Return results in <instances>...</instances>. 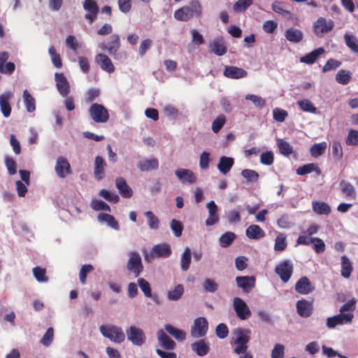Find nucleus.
I'll list each match as a JSON object with an SVG mask.
<instances>
[{"label":"nucleus","instance_id":"obj_34","mask_svg":"<svg viewBox=\"0 0 358 358\" xmlns=\"http://www.w3.org/2000/svg\"><path fill=\"white\" fill-rule=\"evenodd\" d=\"M312 208L317 215H327L331 213V207L324 201H313L312 202Z\"/></svg>","mask_w":358,"mask_h":358},{"label":"nucleus","instance_id":"obj_15","mask_svg":"<svg viewBox=\"0 0 358 358\" xmlns=\"http://www.w3.org/2000/svg\"><path fill=\"white\" fill-rule=\"evenodd\" d=\"M57 89L62 96H66L70 92V85L64 73H56L55 75Z\"/></svg>","mask_w":358,"mask_h":358},{"label":"nucleus","instance_id":"obj_56","mask_svg":"<svg viewBox=\"0 0 358 358\" xmlns=\"http://www.w3.org/2000/svg\"><path fill=\"white\" fill-rule=\"evenodd\" d=\"M345 143L348 145H358V131L355 129H350L345 138Z\"/></svg>","mask_w":358,"mask_h":358},{"label":"nucleus","instance_id":"obj_43","mask_svg":"<svg viewBox=\"0 0 358 358\" xmlns=\"http://www.w3.org/2000/svg\"><path fill=\"white\" fill-rule=\"evenodd\" d=\"M344 40L346 45L350 50L355 53H358V40L354 35L348 33L344 34Z\"/></svg>","mask_w":358,"mask_h":358},{"label":"nucleus","instance_id":"obj_57","mask_svg":"<svg viewBox=\"0 0 358 358\" xmlns=\"http://www.w3.org/2000/svg\"><path fill=\"white\" fill-rule=\"evenodd\" d=\"M259 160L261 164L270 166L274 162V155L272 151L264 152L260 155Z\"/></svg>","mask_w":358,"mask_h":358},{"label":"nucleus","instance_id":"obj_21","mask_svg":"<svg viewBox=\"0 0 358 358\" xmlns=\"http://www.w3.org/2000/svg\"><path fill=\"white\" fill-rule=\"evenodd\" d=\"M115 186L118 189L120 194L123 198L129 199L132 196L133 191L131 188L128 185L126 180L124 178H117L115 180Z\"/></svg>","mask_w":358,"mask_h":358},{"label":"nucleus","instance_id":"obj_17","mask_svg":"<svg viewBox=\"0 0 358 358\" xmlns=\"http://www.w3.org/2000/svg\"><path fill=\"white\" fill-rule=\"evenodd\" d=\"M315 289L310 280L306 277H301L295 284V290L301 294H308Z\"/></svg>","mask_w":358,"mask_h":358},{"label":"nucleus","instance_id":"obj_30","mask_svg":"<svg viewBox=\"0 0 358 358\" xmlns=\"http://www.w3.org/2000/svg\"><path fill=\"white\" fill-rule=\"evenodd\" d=\"M324 53V49L323 48H318L301 57L300 62L307 64H313L316 62L318 57Z\"/></svg>","mask_w":358,"mask_h":358},{"label":"nucleus","instance_id":"obj_9","mask_svg":"<svg viewBox=\"0 0 358 358\" xmlns=\"http://www.w3.org/2000/svg\"><path fill=\"white\" fill-rule=\"evenodd\" d=\"M126 333L128 340L134 345L141 346L145 343L146 337L141 329L136 326H131L127 329Z\"/></svg>","mask_w":358,"mask_h":358},{"label":"nucleus","instance_id":"obj_50","mask_svg":"<svg viewBox=\"0 0 358 358\" xmlns=\"http://www.w3.org/2000/svg\"><path fill=\"white\" fill-rule=\"evenodd\" d=\"M236 235L233 232H226L221 236L220 238V245L222 248H227L229 246L231 243L234 241Z\"/></svg>","mask_w":358,"mask_h":358},{"label":"nucleus","instance_id":"obj_55","mask_svg":"<svg viewBox=\"0 0 358 358\" xmlns=\"http://www.w3.org/2000/svg\"><path fill=\"white\" fill-rule=\"evenodd\" d=\"M138 284L140 287V289H141V291L143 292L144 295L146 297L152 296V289L150 287V285L146 280L142 278H138Z\"/></svg>","mask_w":358,"mask_h":358},{"label":"nucleus","instance_id":"obj_61","mask_svg":"<svg viewBox=\"0 0 358 358\" xmlns=\"http://www.w3.org/2000/svg\"><path fill=\"white\" fill-rule=\"evenodd\" d=\"M170 227L176 237H180L182 235L183 225L180 221L173 219L171 221Z\"/></svg>","mask_w":358,"mask_h":358},{"label":"nucleus","instance_id":"obj_20","mask_svg":"<svg viewBox=\"0 0 358 358\" xmlns=\"http://www.w3.org/2000/svg\"><path fill=\"white\" fill-rule=\"evenodd\" d=\"M296 308L298 314L302 317H308L313 311V304L306 299L299 300L296 302Z\"/></svg>","mask_w":358,"mask_h":358},{"label":"nucleus","instance_id":"obj_6","mask_svg":"<svg viewBox=\"0 0 358 358\" xmlns=\"http://www.w3.org/2000/svg\"><path fill=\"white\" fill-rule=\"evenodd\" d=\"M294 271V267L289 260L280 262L275 268V272L283 282H287Z\"/></svg>","mask_w":358,"mask_h":358},{"label":"nucleus","instance_id":"obj_38","mask_svg":"<svg viewBox=\"0 0 358 358\" xmlns=\"http://www.w3.org/2000/svg\"><path fill=\"white\" fill-rule=\"evenodd\" d=\"M352 262L345 255L341 257V275L345 278H349L352 271Z\"/></svg>","mask_w":358,"mask_h":358},{"label":"nucleus","instance_id":"obj_37","mask_svg":"<svg viewBox=\"0 0 358 358\" xmlns=\"http://www.w3.org/2000/svg\"><path fill=\"white\" fill-rule=\"evenodd\" d=\"M276 145L278 148L279 152L285 157H289L294 152L293 147L282 138L276 139Z\"/></svg>","mask_w":358,"mask_h":358},{"label":"nucleus","instance_id":"obj_63","mask_svg":"<svg viewBox=\"0 0 358 358\" xmlns=\"http://www.w3.org/2000/svg\"><path fill=\"white\" fill-rule=\"evenodd\" d=\"M287 116H288V113L284 109L275 108L273 110V119L277 122H284L285 118Z\"/></svg>","mask_w":358,"mask_h":358},{"label":"nucleus","instance_id":"obj_32","mask_svg":"<svg viewBox=\"0 0 358 358\" xmlns=\"http://www.w3.org/2000/svg\"><path fill=\"white\" fill-rule=\"evenodd\" d=\"M157 338L162 347L166 350H171L176 346V343L162 329L157 331Z\"/></svg>","mask_w":358,"mask_h":358},{"label":"nucleus","instance_id":"obj_29","mask_svg":"<svg viewBox=\"0 0 358 358\" xmlns=\"http://www.w3.org/2000/svg\"><path fill=\"white\" fill-rule=\"evenodd\" d=\"M191 348L193 352L200 357L206 355L210 351L209 345L203 339L192 343Z\"/></svg>","mask_w":358,"mask_h":358},{"label":"nucleus","instance_id":"obj_24","mask_svg":"<svg viewBox=\"0 0 358 358\" xmlns=\"http://www.w3.org/2000/svg\"><path fill=\"white\" fill-rule=\"evenodd\" d=\"M96 62L99 64L101 69L109 73L115 71V67L110 59L105 54L99 53L96 57Z\"/></svg>","mask_w":358,"mask_h":358},{"label":"nucleus","instance_id":"obj_4","mask_svg":"<svg viewBox=\"0 0 358 358\" xmlns=\"http://www.w3.org/2000/svg\"><path fill=\"white\" fill-rule=\"evenodd\" d=\"M92 120L96 123H105L109 120L107 108L100 103H92L89 108Z\"/></svg>","mask_w":358,"mask_h":358},{"label":"nucleus","instance_id":"obj_45","mask_svg":"<svg viewBox=\"0 0 358 358\" xmlns=\"http://www.w3.org/2000/svg\"><path fill=\"white\" fill-rule=\"evenodd\" d=\"M327 145L326 142L315 143L310 148V155L315 158L322 155L327 149Z\"/></svg>","mask_w":358,"mask_h":358},{"label":"nucleus","instance_id":"obj_62","mask_svg":"<svg viewBox=\"0 0 358 358\" xmlns=\"http://www.w3.org/2000/svg\"><path fill=\"white\" fill-rule=\"evenodd\" d=\"M341 65V62L340 61L331 58L327 61L326 64L323 66L322 71L323 73H326L332 69L338 68Z\"/></svg>","mask_w":358,"mask_h":358},{"label":"nucleus","instance_id":"obj_49","mask_svg":"<svg viewBox=\"0 0 358 358\" xmlns=\"http://www.w3.org/2000/svg\"><path fill=\"white\" fill-rule=\"evenodd\" d=\"M241 176L246 179L248 182H257L259 180V173L252 169H243L241 171Z\"/></svg>","mask_w":358,"mask_h":358},{"label":"nucleus","instance_id":"obj_35","mask_svg":"<svg viewBox=\"0 0 358 358\" xmlns=\"http://www.w3.org/2000/svg\"><path fill=\"white\" fill-rule=\"evenodd\" d=\"M138 168L141 171H149L151 170H156L159 168V162L157 158H152L149 159H145L139 162L138 164Z\"/></svg>","mask_w":358,"mask_h":358},{"label":"nucleus","instance_id":"obj_53","mask_svg":"<svg viewBox=\"0 0 358 358\" xmlns=\"http://www.w3.org/2000/svg\"><path fill=\"white\" fill-rule=\"evenodd\" d=\"M144 215L147 217L148 224L151 229H157L159 225L158 217L152 211H146Z\"/></svg>","mask_w":358,"mask_h":358},{"label":"nucleus","instance_id":"obj_2","mask_svg":"<svg viewBox=\"0 0 358 358\" xmlns=\"http://www.w3.org/2000/svg\"><path fill=\"white\" fill-rule=\"evenodd\" d=\"M233 334L236 336L234 343L236 347L234 349V352L236 355H241L247 352L251 337V331L249 329L236 328L233 330Z\"/></svg>","mask_w":358,"mask_h":358},{"label":"nucleus","instance_id":"obj_16","mask_svg":"<svg viewBox=\"0 0 358 358\" xmlns=\"http://www.w3.org/2000/svg\"><path fill=\"white\" fill-rule=\"evenodd\" d=\"M223 74L225 77L231 79H239L245 78L248 76V72L243 69L235 66H226Z\"/></svg>","mask_w":358,"mask_h":358},{"label":"nucleus","instance_id":"obj_19","mask_svg":"<svg viewBox=\"0 0 358 358\" xmlns=\"http://www.w3.org/2000/svg\"><path fill=\"white\" fill-rule=\"evenodd\" d=\"M207 208L208 210V217L205 221L206 226H213L219 222V216L217 215L218 207L214 202L210 201L207 203Z\"/></svg>","mask_w":358,"mask_h":358},{"label":"nucleus","instance_id":"obj_47","mask_svg":"<svg viewBox=\"0 0 358 358\" xmlns=\"http://www.w3.org/2000/svg\"><path fill=\"white\" fill-rule=\"evenodd\" d=\"M184 293V287L181 284L177 285L173 289L169 291L167 294L168 299L171 301H177Z\"/></svg>","mask_w":358,"mask_h":358},{"label":"nucleus","instance_id":"obj_51","mask_svg":"<svg viewBox=\"0 0 358 358\" xmlns=\"http://www.w3.org/2000/svg\"><path fill=\"white\" fill-rule=\"evenodd\" d=\"M253 3V0H238L233 6V10L236 13L244 12Z\"/></svg>","mask_w":358,"mask_h":358},{"label":"nucleus","instance_id":"obj_41","mask_svg":"<svg viewBox=\"0 0 358 358\" xmlns=\"http://www.w3.org/2000/svg\"><path fill=\"white\" fill-rule=\"evenodd\" d=\"M24 103L27 110L32 113L36 110V101L27 90L23 92Z\"/></svg>","mask_w":358,"mask_h":358},{"label":"nucleus","instance_id":"obj_39","mask_svg":"<svg viewBox=\"0 0 358 358\" xmlns=\"http://www.w3.org/2000/svg\"><path fill=\"white\" fill-rule=\"evenodd\" d=\"M164 329L170 335L178 341H183L186 338V333L185 331L177 329L171 324H166Z\"/></svg>","mask_w":358,"mask_h":358},{"label":"nucleus","instance_id":"obj_36","mask_svg":"<svg viewBox=\"0 0 358 358\" xmlns=\"http://www.w3.org/2000/svg\"><path fill=\"white\" fill-rule=\"evenodd\" d=\"M340 186L342 193L347 198L356 199L357 194L355 187L348 181L342 180L340 182Z\"/></svg>","mask_w":358,"mask_h":358},{"label":"nucleus","instance_id":"obj_46","mask_svg":"<svg viewBox=\"0 0 358 358\" xmlns=\"http://www.w3.org/2000/svg\"><path fill=\"white\" fill-rule=\"evenodd\" d=\"M191 264V250L189 248H186L181 255L180 266L183 271L189 269Z\"/></svg>","mask_w":358,"mask_h":358},{"label":"nucleus","instance_id":"obj_26","mask_svg":"<svg viewBox=\"0 0 358 358\" xmlns=\"http://www.w3.org/2000/svg\"><path fill=\"white\" fill-rule=\"evenodd\" d=\"M176 175L182 183L188 182L189 184H193L196 181V177L189 169H178L176 171Z\"/></svg>","mask_w":358,"mask_h":358},{"label":"nucleus","instance_id":"obj_64","mask_svg":"<svg viewBox=\"0 0 358 358\" xmlns=\"http://www.w3.org/2000/svg\"><path fill=\"white\" fill-rule=\"evenodd\" d=\"M99 194L109 202L117 203L119 201V196L115 194H111L107 189H102L99 191Z\"/></svg>","mask_w":358,"mask_h":358},{"label":"nucleus","instance_id":"obj_8","mask_svg":"<svg viewBox=\"0 0 358 358\" xmlns=\"http://www.w3.org/2000/svg\"><path fill=\"white\" fill-rule=\"evenodd\" d=\"M208 329V322L203 317H200L194 320V324L191 327V335L194 338H200L204 336Z\"/></svg>","mask_w":358,"mask_h":358},{"label":"nucleus","instance_id":"obj_33","mask_svg":"<svg viewBox=\"0 0 358 358\" xmlns=\"http://www.w3.org/2000/svg\"><path fill=\"white\" fill-rule=\"evenodd\" d=\"M246 236L250 239H259L265 236V232L257 224H251L245 231Z\"/></svg>","mask_w":358,"mask_h":358},{"label":"nucleus","instance_id":"obj_42","mask_svg":"<svg viewBox=\"0 0 358 358\" xmlns=\"http://www.w3.org/2000/svg\"><path fill=\"white\" fill-rule=\"evenodd\" d=\"M313 171L317 172L318 175L321 173L320 169L317 164L314 163L303 165L296 169V173L300 176H304Z\"/></svg>","mask_w":358,"mask_h":358},{"label":"nucleus","instance_id":"obj_11","mask_svg":"<svg viewBox=\"0 0 358 358\" xmlns=\"http://www.w3.org/2000/svg\"><path fill=\"white\" fill-rule=\"evenodd\" d=\"M354 317L352 313H341L334 317H328L327 320V326L330 328H334L336 325L350 323Z\"/></svg>","mask_w":358,"mask_h":358},{"label":"nucleus","instance_id":"obj_3","mask_svg":"<svg viewBox=\"0 0 358 358\" xmlns=\"http://www.w3.org/2000/svg\"><path fill=\"white\" fill-rule=\"evenodd\" d=\"M99 331L103 336L116 343H121L125 339L122 328L113 324L101 325Z\"/></svg>","mask_w":358,"mask_h":358},{"label":"nucleus","instance_id":"obj_23","mask_svg":"<svg viewBox=\"0 0 358 358\" xmlns=\"http://www.w3.org/2000/svg\"><path fill=\"white\" fill-rule=\"evenodd\" d=\"M237 286L244 292H248L255 285V278L253 276H238L236 278Z\"/></svg>","mask_w":358,"mask_h":358},{"label":"nucleus","instance_id":"obj_22","mask_svg":"<svg viewBox=\"0 0 358 358\" xmlns=\"http://www.w3.org/2000/svg\"><path fill=\"white\" fill-rule=\"evenodd\" d=\"M209 48L210 52H213L217 56H222L227 51V48L222 38H217L214 39L210 43Z\"/></svg>","mask_w":358,"mask_h":358},{"label":"nucleus","instance_id":"obj_12","mask_svg":"<svg viewBox=\"0 0 358 358\" xmlns=\"http://www.w3.org/2000/svg\"><path fill=\"white\" fill-rule=\"evenodd\" d=\"M83 8L88 13L85 15V19L91 24L96 18L99 12V8L94 0H85Z\"/></svg>","mask_w":358,"mask_h":358},{"label":"nucleus","instance_id":"obj_10","mask_svg":"<svg viewBox=\"0 0 358 358\" xmlns=\"http://www.w3.org/2000/svg\"><path fill=\"white\" fill-rule=\"evenodd\" d=\"M233 306L238 317L242 320L248 319L252 313L246 303L239 297L233 300Z\"/></svg>","mask_w":358,"mask_h":358},{"label":"nucleus","instance_id":"obj_28","mask_svg":"<svg viewBox=\"0 0 358 358\" xmlns=\"http://www.w3.org/2000/svg\"><path fill=\"white\" fill-rule=\"evenodd\" d=\"M285 37L291 43H298L303 40V33L300 29L291 27L285 31Z\"/></svg>","mask_w":358,"mask_h":358},{"label":"nucleus","instance_id":"obj_5","mask_svg":"<svg viewBox=\"0 0 358 358\" xmlns=\"http://www.w3.org/2000/svg\"><path fill=\"white\" fill-rule=\"evenodd\" d=\"M127 268L133 273L136 278L140 275L143 270L141 257L138 252L131 251L129 253V259L127 264Z\"/></svg>","mask_w":358,"mask_h":358},{"label":"nucleus","instance_id":"obj_31","mask_svg":"<svg viewBox=\"0 0 358 358\" xmlns=\"http://www.w3.org/2000/svg\"><path fill=\"white\" fill-rule=\"evenodd\" d=\"M234 164V159L232 157L222 156L217 164V169L223 175L227 174Z\"/></svg>","mask_w":358,"mask_h":358},{"label":"nucleus","instance_id":"obj_40","mask_svg":"<svg viewBox=\"0 0 358 358\" xmlns=\"http://www.w3.org/2000/svg\"><path fill=\"white\" fill-rule=\"evenodd\" d=\"M99 222H105L111 228L118 230L120 229L119 224L114 216L107 213H99L97 217Z\"/></svg>","mask_w":358,"mask_h":358},{"label":"nucleus","instance_id":"obj_52","mask_svg":"<svg viewBox=\"0 0 358 358\" xmlns=\"http://www.w3.org/2000/svg\"><path fill=\"white\" fill-rule=\"evenodd\" d=\"M226 122V117L220 114L213 121L211 129L214 133H218Z\"/></svg>","mask_w":358,"mask_h":358},{"label":"nucleus","instance_id":"obj_13","mask_svg":"<svg viewBox=\"0 0 358 358\" xmlns=\"http://www.w3.org/2000/svg\"><path fill=\"white\" fill-rule=\"evenodd\" d=\"M55 172L61 178H64L66 175L71 173V165L66 158L59 157L56 162Z\"/></svg>","mask_w":358,"mask_h":358},{"label":"nucleus","instance_id":"obj_58","mask_svg":"<svg viewBox=\"0 0 358 358\" xmlns=\"http://www.w3.org/2000/svg\"><path fill=\"white\" fill-rule=\"evenodd\" d=\"M94 270V267L91 264L83 265L79 273V278L81 284L85 285L86 283L87 273L92 272Z\"/></svg>","mask_w":358,"mask_h":358},{"label":"nucleus","instance_id":"obj_1","mask_svg":"<svg viewBox=\"0 0 358 358\" xmlns=\"http://www.w3.org/2000/svg\"><path fill=\"white\" fill-rule=\"evenodd\" d=\"M203 13V6L199 0H191L188 4L175 10L174 18L180 22H188L193 17L200 19Z\"/></svg>","mask_w":358,"mask_h":358},{"label":"nucleus","instance_id":"obj_60","mask_svg":"<svg viewBox=\"0 0 358 358\" xmlns=\"http://www.w3.org/2000/svg\"><path fill=\"white\" fill-rule=\"evenodd\" d=\"M54 338V329L52 327H49L43 336L42 337L41 340V343L44 346H49L52 343Z\"/></svg>","mask_w":358,"mask_h":358},{"label":"nucleus","instance_id":"obj_7","mask_svg":"<svg viewBox=\"0 0 358 358\" xmlns=\"http://www.w3.org/2000/svg\"><path fill=\"white\" fill-rule=\"evenodd\" d=\"M313 27L315 34L317 37L322 38L333 29L334 22L331 20L327 22L324 17H320L313 23Z\"/></svg>","mask_w":358,"mask_h":358},{"label":"nucleus","instance_id":"obj_59","mask_svg":"<svg viewBox=\"0 0 358 358\" xmlns=\"http://www.w3.org/2000/svg\"><path fill=\"white\" fill-rule=\"evenodd\" d=\"M5 165L10 175H14L17 172V164L15 161L10 156H6L4 158Z\"/></svg>","mask_w":358,"mask_h":358},{"label":"nucleus","instance_id":"obj_54","mask_svg":"<svg viewBox=\"0 0 358 358\" xmlns=\"http://www.w3.org/2000/svg\"><path fill=\"white\" fill-rule=\"evenodd\" d=\"M48 52L51 57V60L54 66L58 69L62 68V62L60 55L57 52L54 46H50L48 49Z\"/></svg>","mask_w":358,"mask_h":358},{"label":"nucleus","instance_id":"obj_48","mask_svg":"<svg viewBox=\"0 0 358 358\" xmlns=\"http://www.w3.org/2000/svg\"><path fill=\"white\" fill-rule=\"evenodd\" d=\"M300 109L304 112L315 113L317 108L309 99H302L297 101Z\"/></svg>","mask_w":358,"mask_h":358},{"label":"nucleus","instance_id":"obj_14","mask_svg":"<svg viewBox=\"0 0 358 358\" xmlns=\"http://www.w3.org/2000/svg\"><path fill=\"white\" fill-rule=\"evenodd\" d=\"M13 94L11 92L6 91L0 94V108L3 115L8 117L11 113V106L10 100L13 98Z\"/></svg>","mask_w":358,"mask_h":358},{"label":"nucleus","instance_id":"obj_18","mask_svg":"<svg viewBox=\"0 0 358 358\" xmlns=\"http://www.w3.org/2000/svg\"><path fill=\"white\" fill-rule=\"evenodd\" d=\"M171 254V249L168 243L155 245L150 252V255L155 257L167 258Z\"/></svg>","mask_w":358,"mask_h":358},{"label":"nucleus","instance_id":"obj_25","mask_svg":"<svg viewBox=\"0 0 358 358\" xmlns=\"http://www.w3.org/2000/svg\"><path fill=\"white\" fill-rule=\"evenodd\" d=\"M102 50H106L110 55H115L120 48V39L117 34H113L110 37L109 43L102 44Z\"/></svg>","mask_w":358,"mask_h":358},{"label":"nucleus","instance_id":"obj_27","mask_svg":"<svg viewBox=\"0 0 358 358\" xmlns=\"http://www.w3.org/2000/svg\"><path fill=\"white\" fill-rule=\"evenodd\" d=\"M106 163L102 157L97 156L94 160V175L96 180H101L104 177Z\"/></svg>","mask_w":358,"mask_h":358},{"label":"nucleus","instance_id":"obj_44","mask_svg":"<svg viewBox=\"0 0 358 358\" xmlns=\"http://www.w3.org/2000/svg\"><path fill=\"white\" fill-rule=\"evenodd\" d=\"M336 80L338 83L341 85H347L352 79V73L349 71L341 69L336 75Z\"/></svg>","mask_w":358,"mask_h":358}]
</instances>
